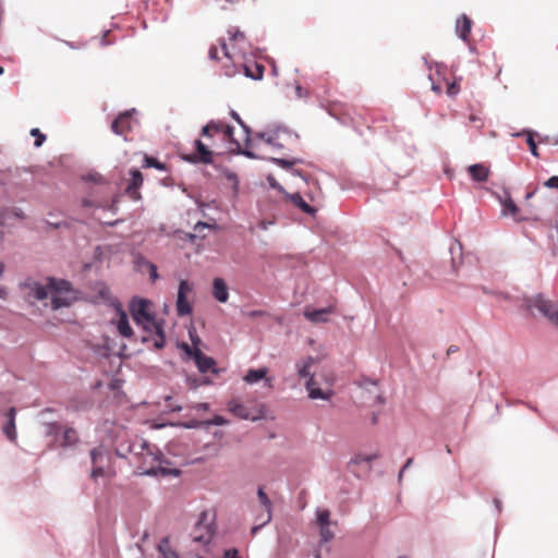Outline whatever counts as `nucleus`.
Returning a JSON list of instances; mask_svg holds the SVG:
<instances>
[{"instance_id":"nucleus-61","label":"nucleus","mask_w":558,"mask_h":558,"mask_svg":"<svg viewBox=\"0 0 558 558\" xmlns=\"http://www.w3.org/2000/svg\"><path fill=\"white\" fill-rule=\"evenodd\" d=\"M4 72V69L2 66H0V75L3 74Z\"/></svg>"},{"instance_id":"nucleus-37","label":"nucleus","mask_w":558,"mask_h":558,"mask_svg":"<svg viewBox=\"0 0 558 558\" xmlns=\"http://www.w3.org/2000/svg\"><path fill=\"white\" fill-rule=\"evenodd\" d=\"M525 133H526V135H527V137H526V144H527V146H529V148H530L531 154H532L533 156H535V157H538L539 155H538L537 146H536V143H535V141H534V137H533L532 132H529V131H527V132H525Z\"/></svg>"},{"instance_id":"nucleus-25","label":"nucleus","mask_w":558,"mask_h":558,"mask_svg":"<svg viewBox=\"0 0 558 558\" xmlns=\"http://www.w3.org/2000/svg\"><path fill=\"white\" fill-rule=\"evenodd\" d=\"M332 312V307H326L320 310H308L304 311V316L312 323H325L327 316Z\"/></svg>"},{"instance_id":"nucleus-8","label":"nucleus","mask_w":558,"mask_h":558,"mask_svg":"<svg viewBox=\"0 0 558 558\" xmlns=\"http://www.w3.org/2000/svg\"><path fill=\"white\" fill-rule=\"evenodd\" d=\"M214 532L215 531L211 524V519H209V513L207 511H203L192 532L193 541L206 545L211 541Z\"/></svg>"},{"instance_id":"nucleus-50","label":"nucleus","mask_w":558,"mask_h":558,"mask_svg":"<svg viewBox=\"0 0 558 558\" xmlns=\"http://www.w3.org/2000/svg\"><path fill=\"white\" fill-rule=\"evenodd\" d=\"M209 226L206 222H197L194 227L196 232H201V229L208 228Z\"/></svg>"},{"instance_id":"nucleus-20","label":"nucleus","mask_w":558,"mask_h":558,"mask_svg":"<svg viewBox=\"0 0 558 558\" xmlns=\"http://www.w3.org/2000/svg\"><path fill=\"white\" fill-rule=\"evenodd\" d=\"M112 131L118 135H125L131 130V117L128 112L121 113L111 124Z\"/></svg>"},{"instance_id":"nucleus-60","label":"nucleus","mask_w":558,"mask_h":558,"mask_svg":"<svg viewBox=\"0 0 558 558\" xmlns=\"http://www.w3.org/2000/svg\"><path fill=\"white\" fill-rule=\"evenodd\" d=\"M187 426H189V427H196V426H197V424H196V423H193V424H190V425H187Z\"/></svg>"},{"instance_id":"nucleus-7","label":"nucleus","mask_w":558,"mask_h":558,"mask_svg":"<svg viewBox=\"0 0 558 558\" xmlns=\"http://www.w3.org/2000/svg\"><path fill=\"white\" fill-rule=\"evenodd\" d=\"M535 193H536V189H533V190L526 192V194L524 196L525 205L529 207V210H527L529 216H526V217L520 216L519 215L520 208L515 205V203L510 197L506 198L504 202V213L511 215L518 221L526 220L530 218L533 220H538L539 217L536 213V209L533 207L532 204H530V199L535 195Z\"/></svg>"},{"instance_id":"nucleus-27","label":"nucleus","mask_w":558,"mask_h":558,"mask_svg":"<svg viewBox=\"0 0 558 558\" xmlns=\"http://www.w3.org/2000/svg\"><path fill=\"white\" fill-rule=\"evenodd\" d=\"M77 432L72 427H66L62 435L61 447H73L78 442Z\"/></svg>"},{"instance_id":"nucleus-11","label":"nucleus","mask_w":558,"mask_h":558,"mask_svg":"<svg viewBox=\"0 0 558 558\" xmlns=\"http://www.w3.org/2000/svg\"><path fill=\"white\" fill-rule=\"evenodd\" d=\"M187 353L193 356L194 362L201 373L211 372L217 374L216 362L213 357L205 355L199 349L195 348L193 351L187 348Z\"/></svg>"},{"instance_id":"nucleus-32","label":"nucleus","mask_w":558,"mask_h":558,"mask_svg":"<svg viewBox=\"0 0 558 558\" xmlns=\"http://www.w3.org/2000/svg\"><path fill=\"white\" fill-rule=\"evenodd\" d=\"M143 168H156L158 170H166V166L162 162L150 156H145Z\"/></svg>"},{"instance_id":"nucleus-39","label":"nucleus","mask_w":558,"mask_h":558,"mask_svg":"<svg viewBox=\"0 0 558 558\" xmlns=\"http://www.w3.org/2000/svg\"><path fill=\"white\" fill-rule=\"evenodd\" d=\"M445 83H446V87H447L446 93L449 96H454L459 93L460 87L457 82H448L447 80H445Z\"/></svg>"},{"instance_id":"nucleus-23","label":"nucleus","mask_w":558,"mask_h":558,"mask_svg":"<svg viewBox=\"0 0 558 558\" xmlns=\"http://www.w3.org/2000/svg\"><path fill=\"white\" fill-rule=\"evenodd\" d=\"M244 74L253 80H260L264 75V65L257 62H243L241 63Z\"/></svg>"},{"instance_id":"nucleus-44","label":"nucleus","mask_w":558,"mask_h":558,"mask_svg":"<svg viewBox=\"0 0 558 558\" xmlns=\"http://www.w3.org/2000/svg\"><path fill=\"white\" fill-rule=\"evenodd\" d=\"M230 114L246 132H248L247 126L244 124V122L235 111L232 110Z\"/></svg>"},{"instance_id":"nucleus-28","label":"nucleus","mask_w":558,"mask_h":558,"mask_svg":"<svg viewBox=\"0 0 558 558\" xmlns=\"http://www.w3.org/2000/svg\"><path fill=\"white\" fill-rule=\"evenodd\" d=\"M289 199L290 202L296 206L298 208H300L303 213H306V214H314L315 213V209L313 207H311L303 198L302 196L299 194V193H294V194H290L289 195Z\"/></svg>"},{"instance_id":"nucleus-15","label":"nucleus","mask_w":558,"mask_h":558,"mask_svg":"<svg viewBox=\"0 0 558 558\" xmlns=\"http://www.w3.org/2000/svg\"><path fill=\"white\" fill-rule=\"evenodd\" d=\"M15 416H16L15 408H10L5 412L7 423L2 427L3 434L7 436V438L11 442H16V439H17V433H16V426H15Z\"/></svg>"},{"instance_id":"nucleus-59","label":"nucleus","mask_w":558,"mask_h":558,"mask_svg":"<svg viewBox=\"0 0 558 558\" xmlns=\"http://www.w3.org/2000/svg\"><path fill=\"white\" fill-rule=\"evenodd\" d=\"M243 154H244V155H246V156H248V157H253V154H252V153H250V151H244Z\"/></svg>"},{"instance_id":"nucleus-9","label":"nucleus","mask_w":558,"mask_h":558,"mask_svg":"<svg viewBox=\"0 0 558 558\" xmlns=\"http://www.w3.org/2000/svg\"><path fill=\"white\" fill-rule=\"evenodd\" d=\"M314 363V359L313 357H306L305 360H303L301 362V364L299 365V376L301 378H307V381H306V388L308 390V396L310 398L312 399H326L327 396L325 395V392L315 387L316 383H315V379H314V376L311 375V367Z\"/></svg>"},{"instance_id":"nucleus-42","label":"nucleus","mask_w":558,"mask_h":558,"mask_svg":"<svg viewBox=\"0 0 558 558\" xmlns=\"http://www.w3.org/2000/svg\"><path fill=\"white\" fill-rule=\"evenodd\" d=\"M544 186L558 190V175L550 177L544 182Z\"/></svg>"},{"instance_id":"nucleus-30","label":"nucleus","mask_w":558,"mask_h":558,"mask_svg":"<svg viewBox=\"0 0 558 558\" xmlns=\"http://www.w3.org/2000/svg\"><path fill=\"white\" fill-rule=\"evenodd\" d=\"M378 454L377 453H371V454H363V453H359V454H355L351 461H350V464H361V463H367L369 464L372 461L378 459Z\"/></svg>"},{"instance_id":"nucleus-5","label":"nucleus","mask_w":558,"mask_h":558,"mask_svg":"<svg viewBox=\"0 0 558 558\" xmlns=\"http://www.w3.org/2000/svg\"><path fill=\"white\" fill-rule=\"evenodd\" d=\"M527 310L535 307L547 320L558 328V303L546 299L543 294L529 298L524 303Z\"/></svg>"},{"instance_id":"nucleus-36","label":"nucleus","mask_w":558,"mask_h":558,"mask_svg":"<svg viewBox=\"0 0 558 558\" xmlns=\"http://www.w3.org/2000/svg\"><path fill=\"white\" fill-rule=\"evenodd\" d=\"M108 473L106 471V465L93 466L92 472H90V478L96 481L98 477H104Z\"/></svg>"},{"instance_id":"nucleus-1","label":"nucleus","mask_w":558,"mask_h":558,"mask_svg":"<svg viewBox=\"0 0 558 558\" xmlns=\"http://www.w3.org/2000/svg\"><path fill=\"white\" fill-rule=\"evenodd\" d=\"M24 286L28 290L29 298L37 301L50 299L52 310L69 306L76 300L75 292L66 280L47 278L46 283L29 280Z\"/></svg>"},{"instance_id":"nucleus-43","label":"nucleus","mask_w":558,"mask_h":558,"mask_svg":"<svg viewBox=\"0 0 558 558\" xmlns=\"http://www.w3.org/2000/svg\"><path fill=\"white\" fill-rule=\"evenodd\" d=\"M191 409L196 410V411H208L209 404L206 402L195 403L191 407Z\"/></svg>"},{"instance_id":"nucleus-34","label":"nucleus","mask_w":558,"mask_h":558,"mask_svg":"<svg viewBox=\"0 0 558 558\" xmlns=\"http://www.w3.org/2000/svg\"><path fill=\"white\" fill-rule=\"evenodd\" d=\"M319 527V535L323 542H329L333 538L335 534L330 530V525H323Z\"/></svg>"},{"instance_id":"nucleus-31","label":"nucleus","mask_w":558,"mask_h":558,"mask_svg":"<svg viewBox=\"0 0 558 558\" xmlns=\"http://www.w3.org/2000/svg\"><path fill=\"white\" fill-rule=\"evenodd\" d=\"M258 137L264 140L267 144L278 145L277 141L280 137V131L259 133Z\"/></svg>"},{"instance_id":"nucleus-2","label":"nucleus","mask_w":558,"mask_h":558,"mask_svg":"<svg viewBox=\"0 0 558 558\" xmlns=\"http://www.w3.org/2000/svg\"><path fill=\"white\" fill-rule=\"evenodd\" d=\"M134 453L136 462V472L140 475L166 476L169 474L178 475V470H171L162 466L163 456L157 448L148 445L144 440L133 444L129 448Z\"/></svg>"},{"instance_id":"nucleus-3","label":"nucleus","mask_w":558,"mask_h":558,"mask_svg":"<svg viewBox=\"0 0 558 558\" xmlns=\"http://www.w3.org/2000/svg\"><path fill=\"white\" fill-rule=\"evenodd\" d=\"M151 303L145 299H133L130 303V313L133 320L145 330H155L163 339V330L156 322L150 310Z\"/></svg>"},{"instance_id":"nucleus-46","label":"nucleus","mask_w":558,"mask_h":558,"mask_svg":"<svg viewBox=\"0 0 558 558\" xmlns=\"http://www.w3.org/2000/svg\"><path fill=\"white\" fill-rule=\"evenodd\" d=\"M223 558H240L236 549H227L223 554Z\"/></svg>"},{"instance_id":"nucleus-16","label":"nucleus","mask_w":558,"mask_h":558,"mask_svg":"<svg viewBox=\"0 0 558 558\" xmlns=\"http://www.w3.org/2000/svg\"><path fill=\"white\" fill-rule=\"evenodd\" d=\"M118 319L116 322L117 329L122 337L131 338L133 336V329L130 326L129 317L122 310L121 305L117 306Z\"/></svg>"},{"instance_id":"nucleus-40","label":"nucleus","mask_w":558,"mask_h":558,"mask_svg":"<svg viewBox=\"0 0 558 558\" xmlns=\"http://www.w3.org/2000/svg\"><path fill=\"white\" fill-rule=\"evenodd\" d=\"M206 424L221 426L227 424V420L221 415H215L210 421L206 422Z\"/></svg>"},{"instance_id":"nucleus-45","label":"nucleus","mask_w":558,"mask_h":558,"mask_svg":"<svg viewBox=\"0 0 558 558\" xmlns=\"http://www.w3.org/2000/svg\"><path fill=\"white\" fill-rule=\"evenodd\" d=\"M470 122L474 124L477 129H481L483 126L482 119L476 117L475 114L470 116Z\"/></svg>"},{"instance_id":"nucleus-56","label":"nucleus","mask_w":558,"mask_h":558,"mask_svg":"<svg viewBox=\"0 0 558 558\" xmlns=\"http://www.w3.org/2000/svg\"><path fill=\"white\" fill-rule=\"evenodd\" d=\"M260 315H263V312H260V311H254L251 313V316H260Z\"/></svg>"},{"instance_id":"nucleus-57","label":"nucleus","mask_w":558,"mask_h":558,"mask_svg":"<svg viewBox=\"0 0 558 558\" xmlns=\"http://www.w3.org/2000/svg\"><path fill=\"white\" fill-rule=\"evenodd\" d=\"M83 204L84 206H93V204L87 199H84Z\"/></svg>"},{"instance_id":"nucleus-49","label":"nucleus","mask_w":558,"mask_h":558,"mask_svg":"<svg viewBox=\"0 0 558 558\" xmlns=\"http://www.w3.org/2000/svg\"><path fill=\"white\" fill-rule=\"evenodd\" d=\"M413 463V458H409L405 462V464L403 465L402 470L400 471L399 473V477L401 478L402 477V474L404 472L405 469L410 468L411 464Z\"/></svg>"},{"instance_id":"nucleus-29","label":"nucleus","mask_w":558,"mask_h":558,"mask_svg":"<svg viewBox=\"0 0 558 558\" xmlns=\"http://www.w3.org/2000/svg\"><path fill=\"white\" fill-rule=\"evenodd\" d=\"M316 523L318 526L331 525L330 511L327 509H318L316 511ZM333 524L336 525V522H333Z\"/></svg>"},{"instance_id":"nucleus-6","label":"nucleus","mask_w":558,"mask_h":558,"mask_svg":"<svg viewBox=\"0 0 558 558\" xmlns=\"http://www.w3.org/2000/svg\"><path fill=\"white\" fill-rule=\"evenodd\" d=\"M220 135L223 142L235 144L240 147L239 143L233 138V128L220 120H211L202 129V136L211 138L215 135Z\"/></svg>"},{"instance_id":"nucleus-48","label":"nucleus","mask_w":558,"mask_h":558,"mask_svg":"<svg viewBox=\"0 0 558 558\" xmlns=\"http://www.w3.org/2000/svg\"><path fill=\"white\" fill-rule=\"evenodd\" d=\"M295 93H296L298 97H300V98L305 97L307 95V92L305 89H303V87L300 85H298L295 87Z\"/></svg>"},{"instance_id":"nucleus-47","label":"nucleus","mask_w":558,"mask_h":558,"mask_svg":"<svg viewBox=\"0 0 558 558\" xmlns=\"http://www.w3.org/2000/svg\"><path fill=\"white\" fill-rule=\"evenodd\" d=\"M209 58L211 60H219V54H218V48L216 46H211L210 49H209Z\"/></svg>"},{"instance_id":"nucleus-54","label":"nucleus","mask_w":558,"mask_h":558,"mask_svg":"<svg viewBox=\"0 0 558 558\" xmlns=\"http://www.w3.org/2000/svg\"><path fill=\"white\" fill-rule=\"evenodd\" d=\"M7 296V291L3 287L0 286V299H5Z\"/></svg>"},{"instance_id":"nucleus-24","label":"nucleus","mask_w":558,"mask_h":558,"mask_svg":"<svg viewBox=\"0 0 558 558\" xmlns=\"http://www.w3.org/2000/svg\"><path fill=\"white\" fill-rule=\"evenodd\" d=\"M471 28H472V21L465 14L461 15L457 20L456 31L462 40H464V41L468 40L469 35L471 33Z\"/></svg>"},{"instance_id":"nucleus-58","label":"nucleus","mask_w":558,"mask_h":558,"mask_svg":"<svg viewBox=\"0 0 558 558\" xmlns=\"http://www.w3.org/2000/svg\"><path fill=\"white\" fill-rule=\"evenodd\" d=\"M3 270H4V265H3V263H0V276L3 274Z\"/></svg>"},{"instance_id":"nucleus-18","label":"nucleus","mask_w":558,"mask_h":558,"mask_svg":"<svg viewBox=\"0 0 558 558\" xmlns=\"http://www.w3.org/2000/svg\"><path fill=\"white\" fill-rule=\"evenodd\" d=\"M267 373H268V368L267 367H262V368H258V369H248L246 375L244 376V380L247 384L252 385V384L257 383L260 379H265L266 385L269 388H271L272 387V379L266 377Z\"/></svg>"},{"instance_id":"nucleus-33","label":"nucleus","mask_w":558,"mask_h":558,"mask_svg":"<svg viewBox=\"0 0 558 558\" xmlns=\"http://www.w3.org/2000/svg\"><path fill=\"white\" fill-rule=\"evenodd\" d=\"M159 550L165 558H180L179 555L168 546V541L163 539L159 545Z\"/></svg>"},{"instance_id":"nucleus-62","label":"nucleus","mask_w":558,"mask_h":558,"mask_svg":"<svg viewBox=\"0 0 558 558\" xmlns=\"http://www.w3.org/2000/svg\"><path fill=\"white\" fill-rule=\"evenodd\" d=\"M229 178L235 180V174H230Z\"/></svg>"},{"instance_id":"nucleus-12","label":"nucleus","mask_w":558,"mask_h":558,"mask_svg":"<svg viewBox=\"0 0 558 558\" xmlns=\"http://www.w3.org/2000/svg\"><path fill=\"white\" fill-rule=\"evenodd\" d=\"M143 182L144 178L142 172L138 169H131L130 179L125 187V193L131 199L140 201L142 198L140 187L143 185Z\"/></svg>"},{"instance_id":"nucleus-17","label":"nucleus","mask_w":558,"mask_h":558,"mask_svg":"<svg viewBox=\"0 0 558 558\" xmlns=\"http://www.w3.org/2000/svg\"><path fill=\"white\" fill-rule=\"evenodd\" d=\"M447 72V69L445 65L436 63L434 71H432L428 75L430 82H432V90L436 94H441L442 92V84L440 82V78L446 80L444 76Z\"/></svg>"},{"instance_id":"nucleus-38","label":"nucleus","mask_w":558,"mask_h":558,"mask_svg":"<svg viewBox=\"0 0 558 558\" xmlns=\"http://www.w3.org/2000/svg\"><path fill=\"white\" fill-rule=\"evenodd\" d=\"M272 161L276 165H278L284 169H290L292 166L298 163L300 160L299 159L288 160V159H283V158H274Z\"/></svg>"},{"instance_id":"nucleus-22","label":"nucleus","mask_w":558,"mask_h":558,"mask_svg":"<svg viewBox=\"0 0 558 558\" xmlns=\"http://www.w3.org/2000/svg\"><path fill=\"white\" fill-rule=\"evenodd\" d=\"M89 456L93 466L106 465L110 462V454L102 446L93 448L89 452Z\"/></svg>"},{"instance_id":"nucleus-14","label":"nucleus","mask_w":558,"mask_h":558,"mask_svg":"<svg viewBox=\"0 0 558 558\" xmlns=\"http://www.w3.org/2000/svg\"><path fill=\"white\" fill-rule=\"evenodd\" d=\"M228 410L236 417L243 420L255 421L259 417V415L252 413L251 410L246 405L241 403L238 399H232L229 401Z\"/></svg>"},{"instance_id":"nucleus-4","label":"nucleus","mask_w":558,"mask_h":558,"mask_svg":"<svg viewBox=\"0 0 558 558\" xmlns=\"http://www.w3.org/2000/svg\"><path fill=\"white\" fill-rule=\"evenodd\" d=\"M228 34L233 51L229 50L228 45L226 44L225 40L220 41V46L225 57L231 60L233 65L235 66L238 61L244 59L250 48V45L247 43L245 34L241 32L239 28L231 27L228 31Z\"/></svg>"},{"instance_id":"nucleus-55","label":"nucleus","mask_w":558,"mask_h":558,"mask_svg":"<svg viewBox=\"0 0 558 558\" xmlns=\"http://www.w3.org/2000/svg\"><path fill=\"white\" fill-rule=\"evenodd\" d=\"M269 182L272 187H278L280 190V187L278 186V184L276 183V181L274 179H269Z\"/></svg>"},{"instance_id":"nucleus-51","label":"nucleus","mask_w":558,"mask_h":558,"mask_svg":"<svg viewBox=\"0 0 558 558\" xmlns=\"http://www.w3.org/2000/svg\"><path fill=\"white\" fill-rule=\"evenodd\" d=\"M150 270H151L150 271V277H151L153 280H155L158 277L156 266L155 265H150Z\"/></svg>"},{"instance_id":"nucleus-13","label":"nucleus","mask_w":558,"mask_h":558,"mask_svg":"<svg viewBox=\"0 0 558 558\" xmlns=\"http://www.w3.org/2000/svg\"><path fill=\"white\" fill-rule=\"evenodd\" d=\"M191 162H213V151L201 140L195 141V153L185 157Z\"/></svg>"},{"instance_id":"nucleus-35","label":"nucleus","mask_w":558,"mask_h":558,"mask_svg":"<svg viewBox=\"0 0 558 558\" xmlns=\"http://www.w3.org/2000/svg\"><path fill=\"white\" fill-rule=\"evenodd\" d=\"M31 135L35 137V147H40L46 141V135L43 134L39 129H32Z\"/></svg>"},{"instance_id":"nucleus-52","label":"nucleus","mask_w":558,"mask_h":558,"mask_svg":"<svg viewBox=\"0 0 558 558\" xmlns=\"http://www.w3.org/2000/svg\"><path fill=\"white\" fill-rule=\"evenodd\" d=\"M292 173H293L294 175H299V177H301V178H302L303 180H305L306 182H307V180H308V179H307V177H306V175H304V174H303V172H302L301 170H296V169H294V170L292 171Z\"/></svg>"},{"instance_id":"nucleus-10","label":"nucleus","mask_w":558,"mask_h":558,"mask_svg":"<svg viewBox=\"0 0 558 558\" xmlns=\"http://www.w3.org/2000/svg\"><path fill=\"white\" fill-rule=\"evenodd\" d=\"M193 291V286L187 280H181L178 289L177 296V314L180 317L187 316L192 313V304L189 301V296Z\"/></svg>"},{"instance_id":"nucleus-53","label":"nucleus","mask_w":558,"mask_h":558,"mask_svg":"<svg viewBox=\"0 0 558 558\" xmlns=\"http://www.w3.org/2000/svg\"><path fill=\"white\" fill-rule=\"evenodd\" d=\"M457 351H458V347H457V345H450V347L448 348L447 353H448V354H451V353H454V352H457Z\"/></svg>"},{"instance_id":"nucleus-41","label":"nucleus","mask_w":558,"mask_h":558,"mask_svg":"<svg viewBox=\"0 0 558 558\" xmlns=\"http://www.w3.org/2000/svg\"><path fill=\"white\" fill-rule=\"evenodd\" d=\"M5 216H7V211H0V251L2 250V246H3V226H4V222H5Z\"/></svg>"},{"instance_id":"nucleus-26","label":"nucleus","mask_w":558,"mask_h":558,"mask_svg":"<svg viewBox=\"0 0 558 558\" xmlns=\"http://www.w3.org/2000/svg\"><path fill=\"white\" fill-rule=\"evenodd\" d=\"M488 168H486L483 165L476 163L469 167V173L471 174L472 179L477 182H484L488 178Z\"/></svg>"},{"instance_id":"nucleus-21","label":"nucleus","mask_w":558,"mask_h":558,"mask_svg":"<svg viewBox=\"0 0 558 558\" xmlns=\"http://www.w3.org/2000/svg\"><path fill=\"white\" fill-rule=\"evenodd\" d=\"M213 295L220 303H226L229 299L228 287L223 279L215 278L213 281Z\"/></svg>"},{"instance_id":"nucleus-63","label":"nucleus","mask_w":558,"mask_h":558,"mask_svg":"<svg viewBox=\"0 0 558 558\" xmlns=\"http://www.w3.org/2000/svg\"><path fill=\"white\" fill-rule=\"evenodd\" d=\"M15 216H17L19 218H22V215H20L19 213H15Z\"/></svg>"},{"instance_id":"nucleus-19","label":"nucleus","mask_w":558,"mask_h":558,"mask_svg":"<svg viewBox=\"0 0 558 558\" xmlns=\"http://www.w3.org/2000/svg\"><path fill=\"white\" fill-rule=\"evenodd\" d=\"M257 496H258L260 504L264 506V508L266 510V518L263 520V522L259 525L252 527L253 535L256 534V532L260 529V526H263L264 524L268 523L271 520V501L262 487L258 488Z\"/></svg>"}]
</instances>
